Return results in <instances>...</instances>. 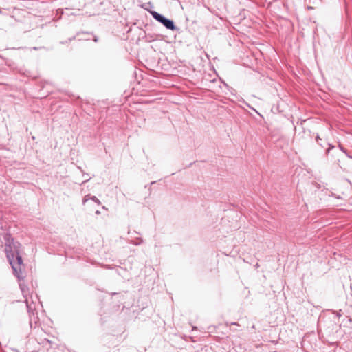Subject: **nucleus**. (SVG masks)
Returning <instances> with one entry per match:
<instances>
[{
	"label": "nucleus",
	"mask_w": 352,
	"mask_h": 352,
	"mask_svg": "<svg viewBox=\"0 0 352 352\" xmlns=\"http://www.w3.org/2000/svg\"><path fill=\"white\" fill-rule=\"evenodd\" d=\"M143 241L142 239H140V241H137L136 243H133L134 245H138L142 243Z\"/></svg>",
	"instance_id": "0eeeda50"
},
{
	"label": "nucleus",
	"mask_w": 352,
	"mask_h": 352,
	"mask_svg": "<svg viewBox=\"0 0 352 352\" xmlns=\"http://www.w3.org/2000/svg\"><path fill=\"white\" fill-rule=\"evenodd\" d=\"M89 179H85V180L82 182V184H83V183H85V182H87V181H89Z\"/></svg>",
	"instance_id": "9d476101"
},
{
	"label": "nucleus",
	"mask_w": 352,
	"mask_h": 352,
	"mask_svg": "<svg viewBox=\"0 0 352 352\" xmlns=\"http://www.w3.org/2000/svg\"><path fill=\"white\" fill-rule=\"evenodd\" d=\"M339 146H340V149H341L344 153H346V150H344V148H342L340 145Z\"/></svg>",
	"instance_id": "6e6552de"
},
{
	"label": "nucleus",
	"mask_w": 352,
	"mask_h": 352,
	"mask_svg": "<svg viewBox=\"0 0 352 352\" xmlns=\"http://www.w3.org/2000/svg\"><path fill=\"white\" fill-rule=\"evenodd\" d=\"M152 16L158 22L162 23L164 27L170 30H177L178 28L175 25L173 20L167 19L164 15L155 12L151 11L150 12Z\"/></svg>",
	"instance_id": "f03ea898"
},
{
	"label": "nucleus",
	"mask_w": 352,
	"mask_h": 352,
	"mask_svg": "<svg viewBox=\"0 0 352 352\" xmlns=\"http://www.w3.org/2000/svg\"><path fill=\"white\" fill-rule=\"evenodd\" d=\"M91 196L90 195H85L84 199H83V203L85 204L86 201H87L89 199H91Z\"/></svg>",
	"instance_id": "39448f33"
},
{
	"label": "nucleus",
	"mask_w": 352,
	"mask_h": 352,
	"mask_svg": "<svg viewBox=\"0 0 352 352\" xmlns=\"http://www.w3.org/2000/svg\"><path fill=\"white\" fill-rule=\"evenodd\" d=\"M334 146H330V147L327 149V153L329 152L330 149L333 148Z\"/></svg>",
	"instance_id": "1a4fd4ad"
},
{
	"label": "nucleus",
	"mask_w": 352,
	"mask_h": 352,
	"mask_svg": "<svg viewBox=\"0 0 352 352\" xmlns=\"http://www.w3.org/2000/svg\"><path fill=\"white\" fill-rule=\"evenodd\" d=\"M93 41H94V42H96H96H98V36H96L94 35V36H93Z\"/></svg>",
	"instance_id": "423d86ee"
},
{
	"label": "nucleus",
	"mask_w": 352,
	"mask_h": 352,
	"mask_svg": "<svg viewBox=\"0 0 352 352\" xmlns=\"http://www.w3.org/2000/svg\"><path fill=\"white\" fill-rule=\"evenodd\" d=\"M100 213V211H98V210H97V211L96 212V214H99Z\"/></svg>",
	"instance_id": "9b49d317"
},
{
	"label": "nucleus",
	"mask_w": 352,
	"mask_h": 352,
	"mask_svg": "<svg viewBox=\"0 0 352 352\" xmlns=\"http://www.w3.org/2000/svg\"><path fill=\"white\" fill-rule=\"evenodd\" d=\"M28 311L30 314H34L36 306L41 302L36 294H31L30 296H24Z\"/></svg>",
	"instance_id": "7ed1b4c3"
},
{
	"label": "nucleus",
	"mask_w": 352,
	"mask_h": 352,
	"mask_svg": "<svg viewBox=\"0 0 352 352\" xmlns=\"http://www.w3.org/2000/svg\"><path fill=\"white\" fill-rule=\"evenodd\" d=\"M5 252L9 263L12 266L14 274L18 278H21V267L23 266V259L20 256L21 245L19 242L14 241L11 236L6 234L4 236Z\"/></svg>",
	"instance_id": "f257e3e1"
},
{
	"label": "nucleus",
	"mask_w": 352,
	"mask_h": 352,
	"mask_svg": "<svg viewBox=\"0 0 352 352\" xmlns=\"http://www.w3.org/2000/svg\"><path fill=\"white\" fill-rule=\"evenodd\" d=\"M318 139H319V136H317L316 137V140L318 141Z\"/></svg>",
	"instance_id": "f8f14e48"
},
{
	"label": "nucleus",
	"mask_w": 352,
	"mask_h": 352,
	"mask_svg": "<svg viewBox=\"0 0 352 352\" xmlns=\"http://www.w3.org/2000/svg\"><path fill=\"white\" fill-rule=\"evenodd\" d=\"M91 199L96 202L98 205L101 204L100 201L96 196H92Z\"/></svg>",
	"instance_id": "20e7f679"
}]
</instances>
